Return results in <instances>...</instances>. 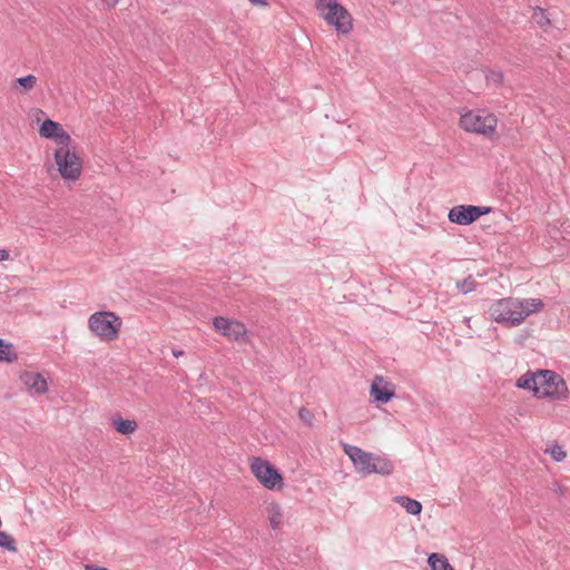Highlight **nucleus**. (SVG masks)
Segmentation results:
<instances>
[{
	"instance_id": "obj_1",
	"label": "nucleus",
	"mask_w": 570,
	"mask_h": 570,
	"mask_svg": "<svg viewBox=\"0 0 570 570\" xmlns=\"http://www.w3.org/2000/svg\"><path fill=\"white\" fill-rule=\"evenodd\" d=\"M515 385L519 389L532 392L537 399L553 403L566 402L570 399V390L567 381L560 374L551 370L527 372L517 380Z\"/></svg>"
},
{
	"instance_id": "obj_2",
	"label": "nucleus",
	"mask_w": 570,
	"mask_h": 570,
	"mask_svg": "<svg viewBox=\"0 0 570 570\" xmlns=\"http://www.w3.org/2000/svg\"><path fill=\"white\" fill-rule=\"evenodd\" d=\"M540 298L505 297L493 302L489 308L491 318L508 326H518L530 315L542 311Z\"/></svg>"
},
{
	"instance_id": "obj_3",
	"label": "nucleus",
	"mask_w": 570,
	"mask_h": 570,
	"mask_svg": "<svg viewBox=\"0 0 570 570\" xmlns=\"http://www.w3.org/2000/svg\"><path fill=\"white\" fill-rule=\"evenodd\" d=\"M498 116L487 108H461L459 110V128L465 134L488 140L498 138Z\"/></svg>"
},
{
	"instance_id": "obj_4",
	"label": "nucleus",
	"mask_w": 570,
	"mask_h": 570,
	"mask_svg": "<svg viewBox=\"0 0 570 570\" xmlns=\"http://www.w3.org/2000/svg\"><path fill=\"white\" fill-rule=\"evenodd\" d=\"M343 450L353 462L356 471L361 474L368 475L377 473L390 475L394 470L392 461L384 455L366 452L358 446L350 444H343Z\"/></svg>"
},
{
	"instance_id": "obj_5",
	"label": "nucleus",
	"mask_w": 570,
	"mask_h": 570,
	"mask_svg": "<svg viewBox=\"0 0 570 570\" xmlns=\"http://www.w3.org/2000/svg\"><path fill=\"white\" fill-rule=\"evenodd\" d=\"M317 16L341 35H348L354 29L352 13L338 0H314Z\"/></svg>"
},
{
	"instance_id": "obj_6",
	"label": "nucleus",
	"mask_w": 570,
	"mask_h": 570,
	"mask_svg": "<svg viewBox=\"0 0 570 570\" xmlns=\"http://www.w3.org/2000/svg\"><path fill=\"white\" fill-rule=\"evenodd\" d=\"M53 167L67 184L78 181L83 171V158L77 145L65 148H53Z\"/></svg>"
},
{
	"instance_id": "obj_7",
	"label": "nucleus",
	"mask_w": 570,
	"mask_h": 570,
	"mask_svg": "<svg viewBox=\"0 0 570 570\" xmlns=\"http://www.w3.org/2000/svg\"><path fill=\"white\" fill-rule=\"evenodd\" d=\"M87 326L90 333L100 342L117 341L121 333L122 320L111 311H97L89 315Z\"/></svg>"
},
{
	"instance_id": "obj_8",
	"label": "nucleus",
	"mask_w": 570,
	"mask_h": 570,
	"mask_svg": "<svg viewBox=\"0 0 570 570\" xmlns=\"http://www.w3.org/2000/svg\"><path fill=\"white\" fill-rule=\"evenodd\" d=\"M248 466L250 473L262 487L272 491L283 490L284 478L268 460L262 456H250L248 459Z\"/></svg>"
},
{
	"instance_id": "obj_9",
	"label": "nucleus",
	"mask_w": 570,
	"mask_h": 570,
	"mask_svg": "<svg viewBox=\"0 0 570 570\" xmlns=\"http://www.w3.org/2000/svg\"><path fill=\"white\" fill-rule=\"evenodd\" d=\"M213 331L229 342L248 343L250 331L247 325L235 317L217 315L212 318Z\"/></svg>"
},
{
	"instance_id": "obj_10",
	"label": "nucleus",
	"mask_w": 570,
	"mask_h": 570,
	"mask_svg": "<svg viewBox=\"0 0 570 570\" xmlns=\"http://www.w3.org/2000/svg\"><path fill=\"white\" fill-rule=\"evenodd\" d=\"M39 136L55 142V148H65L75 141L63 126L51 119H46L39 127Z\"/></svg>"
},
{
	"instance_id": "obj_11",
	"label": "nucleus",
	"mask_w": 570,
	"mask_h": 570,
	"mask_svg": "<svg viewBox=\"0 0 570 570\" xmlns=\"http://www.w3.org/2000/svg\"><path fill=\"white\" fill-rule=\"evenodd\" d=\"M490 210V207L456 205L450 209L448 218L451 223L466 226L478 220L481 216L489 214Z\"/></svg>"
},
{
	"instance_id": "obj_12",
	"label": "nucleus",
	"mask_w": 570,
	"mask_h": 570,
	"mask_svg": "<svg viewBox=\"0 0 570 570\" xmlns=\"http://www.w3.org/2000/svg\"><path fill=\"white\" fill-rule=\"evenodd\" d=\"M23 389L32 395H43L49 390L48 379L45 374L33 371H23L19 375Z\"/></svg>"
},
{
	"instance_id": "obj_13",
	"label": "nucleus",
	"mask_w": 570,
	"mask_h": 570,
	"mask_svg": "<svg viewBox=\"0 0 570 570\" xmlns=\"http://www.w3.org/2000/svg\"><path fill=\"white\" fill-rule=\"evenodd\" d=\"M370 394L375 401L386 403L395 395L394 385L382 376H375Z\"/></svg>"
},
{
	"instance_id": "obj_14",
	"label": "nucleus",
	"mask_w": 570,
	"mask_h": 570,
	"mask_svg": "<svg viewBox=\"0 0 570 570\" xmlns=\"http://www.w3.org/2000/svg\"><path fill=\"white\" fill-rule=\"evenodd\" d=\"M263 513L273 530L279 529L284 523L282 504L276 500H266L263 503Z\"/></svg>"
},
{
	"instance_id": "obj_15",
	"label": "nucleus",
	"mask_w": 570,
	"mask_h": 570,
	"mask_svg": "<svg viewBox=\"0 0 570 570\" xmlns=\"http://www.w3.org/2000/svg\"><path fill=\"white\" fill-rule=\"evenodd\" d=\"M37 83H38V79L35 75H27L24 77L14 79L11 82V89L17 95H27L28 92H30L31 90H33L36 88Z\"/></svg>"
},
{
	"instance_id": "obj_16",
	"label": "nucleus",
	"mask_w": 570,
	"mask_h": 570,
	"mask_svg": "<svg viewBox=\"0 0 570 570\" xmlns=\"http://www.w3.org/2000/svg\"><path fill=\"white\" fill-rule=\"evenodd\" d=\"M111 425L118 433L122 435L134 434L138 429L136 420L124 419L120 415H115L111 417Z\"/></svg>"
},
{
	"instance_id": "obj_17",
	"label": "nucleus",
	"mask_w": 570,
	"mask_h": 570,
	"mask_svg": "<svg viewBox=\"0 0 570 570\" xmlns=\"http://www.w3.org/2000/svg\"><path fill=\"white\" fill-rule=\"evenodd\" d=\"M428 564L430 566L431 570H454L448 558L444 554L436 552L429 556Z\"/></svg>"
},
{
	"instance_id": "obj_18",
	"label": "nucleus",
	"mask_w": 570,
	"mask_h": 570,
	"mask_svg": "<svg viewBox=\"0 0 570 570\" xmlns=\"http://www.w3.org/2000/svg\"><path fill=\"white\" fill-rule=\"evenodd\" d=\"M18 360V353L11 343L0 340V363H13Z\"/></svg>"
},
{
	"instance_id": "obj_19",
	"label": "nucleus",
	"mask_w": 570,
	"mask_h": 570,
	"mask_svg": "<svg viewBox=\"0 0 570 570\" xmlns=\"http://www.w3.org/2000/svg\"><path fill=\"white\" fill-rule=\"evenodd\" d=\"M394 501L399 503L401 507H403L405 511L410 514L417 515L422 511V504L414 499L400 495L395 497Z\"/></svg>"
},
{
	"instance_id": "obj_20",
	"label": "nucleus",
	"mask_w": 570,
	"mask_h": 570,
	"mask_svg": "<svg viewBox=\"0 0 570 570\" xmlns=\"http://www.w3.org/2000/svg\"><path fill=\"white\" fill-rule=\"evenodd\" d=\"M544 453L550 455V458L554 462H562L568 456L566 449L561 444L557 443L556 441L547 444V446L544 449Z\"/></svg>"
},
{
	"instance_id": "obj_21",
	"label": "nucleus",
	"mask_w": 570,
	"mask_h": 570,
	"mask_svg": "<svg viewBox=\"0 0 570 570\" xmlns=\"http://www.w3.org/2000/svg\"><path fill=\"white\" fill-rule=\"evenodd\" d=\"M0 547L7 549L9 551L17 550L14 539L3 531H0Z\"/></svg>"
},
{
	"instance_id": "obj_22",
	"label": "nucleus",
	"mask_w": 570,
	"mask_h": 570,
	"mask_svg": "<svg viewBox=\"0 0 570 570\" xmlns=\"http://www.w3.org/2000/svg\"><path fill=\"white\" fill-rule=\"evenodd\" d=\"M299 420L308 426H312L315 420V416L311 410L307 407H301L298 410Z\"/></svg>"
},
{
	"instance_id": "obj_23",
	"label": "nucleus",
	"mask_w": 570,
	"mask_h": 570,
	"mask_svg": "<svg viewBox=\"0 0 570 570\" xmlns=\"http://www.w3.org/2000/svg\"><path fill=\"white\" fill-rule=\"evenodd\" d=\"M502 80H503V75L500 71H489L487 73V81L488 82H493L495 85H499V83L502 82Z\"/></svg>"
},
{
	"instance_id": "obj_24",
	"label": "nucleus",
	"mask_w": 570,
	"mask_h": 570,
	"mask_svg": "<svg viewBox=\"0 0 570 570\" xmlns=\"http://www.w3.org/2000/svg\"><path fill=\"white\" fill-rule=\"evenodd\" d=\"M100 1L108 9L116 8V6L120 2V0H100Z\"/></svg>"
},
{
	"instance_id": "obj_25",
	"label": "nucleus",
	"mask_w": 570,
	"mask_h": 570,
	"mask_svg": "<svg viewBox=\"0 0 570 570\" xmlns=\"http://www.w3.org/2000/svg\"><path fill=\"white\" fill-rule=\"evenodd\" d=\"M254 6L266 7L268 4L267 0H248Z\"/></svg>"
},
{
	"instance_id": "obj_26",
	"label": "nucleus",
	"mask_w": 570,
	"mask_h": 570,
	"mask_svg": "<svg viewBox=\"0 0 570 570\" xmlns=\"http://www.w3.org/2000/svg\"><path fill=\"white\" fill-rule=\"evenodd\" d=\"M85 570H109V569L99 567V566H94V564H86Z\"/></svg>"
},
{
	"instance_id": "obj_27",
	"label": "nucleus",
	"mask_w": 570,
	"mask_h": 570,
	"mask_svg": "<svg viewBox=\"0 0 570 570\" xmlns=\"http://www.w3.org/2000/svg\"><path fill=\"white\" fill-rule=\"evenodd\" d=\"M9 259V253L6 249H0V261Z\"/></svg>"
},
{
	"instance_id": "obj_28",
	"label": "nucleus",
	"mask_w": 570,
	"mask_h": 570,
	"mask_svg": "<svg viewBox=\"0 0 570 570\" xmlns=\"http://www.w3.org/2000/svg\"><path fill=\"white\" fill-rule=\"evenodd\" d=\"M173 355H174L176 358H178V357H180V356H183V355H184V351H181V350H174V351H173Z\"/></svg>"
},
{
	"instance_id": "obj_29",
	"label": "nucleus",
	"mask_w": 570,
	"mask_h": 570,
	"mask_svg": "<svg viewBox=\"0 0 570 570\" xmlns=\"http://www.w3.org/2000/svg\"><path fill=\"white\" fill-rule=\"evenodd\" d=\"M563 413L569 414L570 410H561V417H566V415H563Z\"/></svg>"
},
{
	"instance_id": "obj_30",
	"label": "nucleus",
	"mask_w": 570,
	"mask_h": 570,
	"mask_svg": "<svg viewBox=\"0 0 570 570\" xmlns=\"http://www.w3.org/2000/svg\"><path fill=\"white\" fill-rule=\"evenodd\" d=\"M469 291H471V287H470V286H469V287H466V288L463 286V292H465V293H466V292H469Z\"/></svg>"
}]
</instances>
